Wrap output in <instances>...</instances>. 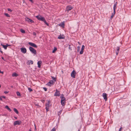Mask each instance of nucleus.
<instances>
[{
    "label": "nucleus",
    "instance_id": "nucleus-22",
    "mask_svg": "<svg viewBox=\"0 0 131 131\" xmlns=\"http://www.w3.org/2000/svg\"><path fill=\"white\" fill-rule=\"evenodd\" d=\"M14 111L16 114H18V110L16 108H14Z\"/></svg>",
    "mask_w": 131,
    "mask_h": 131
},
{
    "label": "nucleus",
    "instance_id": "nucleus-58",
    "mask_svg": "<svg viewBox=\"0 0 131 131\" xmlns=\"http://www.w3.org/2000/svg\"><path fill=\"white\" fill-rule=\"evenodd\" d=\"M35 129L36 130V127L35 126Z\"/></svg>",
    "mask_w": 131,
    "mask_h": 131
},
{
    "label": "nucleus",
    "instance_id": "nucleus-40",
    "mask_svg": "<svg viewBox=\"0 0 131 131\" xmlns=\"http://www.w3.org/2000/svg\"><path fill=\"white\" fill-rule=\"evenodd\" d=\"M114 9V12L112 13L115 15V10L116 9Z\"/></svg>",
    "mask_w": 131,
    "mask_h": 131
},
{
    "label": "nucleus",
    "instance_id": "nucleus-32",
    "mask_svg": "<svg viewBox=\"0 0 131 131\" xmlns=\"http://www.w3.org/2000/svg\"><path fill=\"white\" fill-rule=\"evenodd\" d=\"M16 94L17 96H20V93L19 92H17L16 93Z\"/></svg>",
    "mask_w": 131,
    "mask_h": 131
},
{
    "label": "nucleus",
    "instance_id": "nucleus-37",
    "mask_svg": "<svg viewBox=\"0 0 131 131\" xmlns=\"http://www.w3.org/2000/svg\"><path fill=\"white\" fill-rule=\"evenodd\" d=\"M83 50H81L80 52V54H82L83 53Z\"/></svg>",
    "mask_w": 131,
    "mask_h": 131
},
{
    "label": "nucleus",
    "instance_id": "nucleus-26",
    "mask_svg": "<svg viewBox=\"0 0 131 131\" xmlns=\"http://www.w3.org/2000/svg\"><path fill=\"white\" fill-rule=\"evenodd\" d=\"M65 102H64V101H62V102H61V104L63 106H64L65 105Z\"/></svg>",
    "mask_w": 131,
    "mask_h": 131
},
{
    "label": "nucleus",
    "instance_id": "nucleus-5",
    "mask_svg": "<svg viewBox=\"0 0 131 131\" xmlns=\"http://www.w3.org/2000/svg\"><path fill=\"white\" fill-rule=\"evenodd\" d=\"M21 51L23 53H25L27 52V50L25 48H20Z\"/></svg>",
    "mask_w": 131,
    "mask_h": 131
},
{
    "label": "nucleus",
    "instance_id": "nucleus-57",
    "mask_svg": "<svg viewBox=\"0 0 131 131\" xmlns=\"http://www.w3.org/2000/svg\"><path fill=\"white\" fill-rule=\"evenodd\" d=\"M78 43L79 44H80V42H78Z\"/></svg>",
    "mask_w": 131,
    "mask_h": 131
},
{
    "label": "nucleus",
    "instance_id": "nucleus-33",
    "mask_svg": "<svg viewBox=\"0 0 131 131\" xmlns=\"http://www.w3.org/2000/svg\"><path fill=\"white\" fill-rule=\"evenodd\" d=\"M117 5H115V4H114L113 6V9H116V6Z\"/></svg>",
    "mask_w": 131,
    "mask_h": 131
},
{
    "label": "nucleus",
    "instance_id": "nucleus-52",
    "mask_svg": "<svg viewBox=\"0 0 131 131\" xmlns=\"http://www.w3.org/2000/svg\"><path fill=\"white\" fill-rule=\"evenodd\" d=\"M0 73H3V72H2L1 71V70H0Z\"/></svg>",
    "mask_w": 131,
    "mask_h": 131
},
{
    "label": "nucleus",
    "instance_id": "nucleus-44",
    "mask_svg": "<svg viewBox=\"0 0 131 131\" xmlns=\"http://www.w3.org/2000/svg\"><path fill=\"white\" fill-rule=\"evenodd\" d=\"M8 11H10V12H11L12 11V10H11V9H10L8 8Z\"/></svg>",
    "mask_w": 131,
    "mask_h": 131
},
{
    "label": "nucleus",
    "instance_id": "nucleus-1",
    "mask_svg": "<svg viewBox=\"0 0 131 131\" xmlns=\"http://www.w3.org/2000/svg\"><path fill=\"white\" fill-rule=\"evenodd\" d=\"M36 17L39 20H41L44 22V23L47 25V26H48V24L46 21L44 17H42L40 15L36 16Z\"/></svg>",
    "mask_w": 131,
    "mask_h": 131
},
{
    "label": "nucleus",
    "instance_id": "nucleus-2",
    "mask_svg": "<svg viewBox=\"0 0 131 131\" xmlns=\"http://www.w3.org/2000/svg\"><path fill=\"white\" fill-rule=\"evenodd\" d=\"M29 48L30 51L32 53H34L35 54H36V50H35L33 47H29Z\"/></svg>",
    "mask_w": 131,
    "mask_h": 131
},
{
    "label": "nucleus",
    "instance_id": "nucleus-10",
    "mask_svg": "<svg viewBox=\"0 0 131 131\" xmlns=\"http://www.w3.org/2000/svg\"><path fill=\"white\" fill-rule=\"evenodd\" d=\"M56 92L54 94V96H59L60 95V94L59 91H58L57 89L56 90Z\"/></svg>",
    "mask_w": 131,
    "mask_h": 131
},
{
    "label": "nucleus",
    "instance_id": "nucleus-14",
    "mask_svg": "<svg viewBox=\"0 0 131 131\" xmlns=\"http://www.w3.org/2000/svg\"><path fill=\"white\" fill-rule=\"evenodd\" d=\"M65 37L63 36V35H62V36L61 35H60L58 37V38L59 39H64Z\"/></svg>",
    "mask_w": 131,
    "mask_h": 131
},
{
    "label": "nucleus",
    "instance_id": "nucleus-13",
    "mask_svg": "<svg viewBox=\"0 0 131 131\" xmlns=\"http://www.w3.org/2000/svg\"><path fill=\"white\" fill-rule=\"evenodd\" d=\"M50 101H48L47 103H46L45 105L46 107H49L50 106Z\"/></svg>",
    "mask_w": 131,
    "mask_h": 131
},
{
    "label": "nucleus",
    "instance_id": "nucleus-43",
    "mask_svg": "<svg viewBox=\"0 0 131 131\" xmlns=\"http://www.w3.org/2000/svg\"><path fill=\"white\" fill-rule=\"evenodd\" d=\"M33 35H35L36 36V33L35 32H34L33 33Z\"/></svg>",
    "mask_w": 131,
    "mask_h": 131
},
{
    "label": "nucleus",
    "instance_id": "nucleus-36",
    "mask_svg": "<svg viewBox=\"0 0 131 131\" xmlns=\"http://www.w3.org/2000/svg\"><path fill=\"white\" fill-rule=\"evenodd\" d=\"M28 89L30 92L32 91V89L30 88H28Z\"/></svg>",
    "mask_w": 131,
    "mask_h": 131
},
{
    "label": "nucleus",
    "instance_id": "nucleus-25",
    "mask_svg": "<svg viewBox=\"0 0 131 131\" xmlns=\"http://www.w3.org/2000/svg\"><path fill=\"white\" fill-rule=\"evenodd\" d=\"M61 98V102H62V101H64L66 99L65 98V97H62Z\"/></svg>",
    "mask_w": 131,
    "mask_h": 131
},
{
    "label": "nucleus",
    "instance_id": "nucleus-19",
    "mask_svg": "<svg viewBox=\"0 0 131 131\" xmlns=\"http://www.w3.org/2000/svg\"><path fill=\"white\" fill-rule=\"evenodd\" d=\"M18 75L15 73H14L12 74V76L13 77H16Z\"/></svg>",
    "mask_w": 131,
    "mask_h": 131
},
{
    "label": "nucleus",
    "instance_id": "nucleus-48",
    "mask_svg": "<svg viewBox=\"0 0 131 131\" xmlns=\"http://www.w3.org/2000/svg\"><path fill=\"white\" fill-rule=\"evenodd\" d=\"M62 97H64V95L63 94H62L61 96H60V97L61 98Z\"/></svg>",
    "mask_w": 131,
    "mask_h": 131
},
{
    "label": "nucleus",
    "instance_id": "nucleus-6",
    "mask_svg": "<svg viewBox=\"0 0 131 131\" xmlns=\"http://www.w3.org/2000/svg\"><path fill=\"white\" fill-rule=\"evenodd\" d=\"M76 72L74 70H73L71 73V76L73 78H75L76 75Z\"/></svg>",
    "mask_w": 131,
    "mask_h": 131
},
{
    "label": "nucleus",
    "instance_id": "nucleus-56",
    "mask_svg": "<svg viewBox=\"0 0 131 131\" xmlns=\"http://www.w3.org/2000/svg\"><path fill=\"white\" fill-rule=\"evenodd\" d=\"M29 131H31V129H30L29 130Z\"/></svg>",
    "mask_w": 131,
    "mask_h": 131
},
{
    "label": "nucleus",
    "instance_id": "nucleus-53",
    "mask_svg": "<svg viewBox=\"0 0 131 131\" xmlns=\"http://www.w3.org/2000/svg\"><path fill=\"white\" fill-rule=\"evenodd\" d=\"M14 118H15L16 119H17V117H15V116H14Z\"/></svg>",
    "mask_w": 131,
    "mask_h": 131
},
{
    "label": "nucleus",
    "instance_id": "nucleus-29",
    "mask_svg": "<svg viewBox=\"0 0 131 131\" xmlns=\"http://www.w3.org/2000/svg\"><path fill=\"white\" fill-rule=\"evenodd\" d=\"M51 78L52 79V80H53L54 81H56V80L55 78L54 77H51Z\"/></svg>",
    "mask_w": 131,
    "mask_h": 131
},
{
    "label": "nucleus",
    "instance_id": "nucleus-27",
    "mask_svg": "<svg viewBox=\"0 0 131 131\" xmlns=\"http://www.w3.org/2000/svg\"><path fill=\"white\" fill-rule=\"evenodd\" d=\"M80 47L79 46L77 47V51L78 52H79V51L80 49Z\"/></svg>",
    "mask_w": 131,
    "mask_h": 131
},
{
    "label": "nucleus",
    "instance_id": "nucleus-16",
    "mask_svg": "<svg viewBox=\"0 0 131 131\" xmlns=\"http://www.w3.org/2000/svg\"><path fill=\"white\" fill-rule=\"evenodd\" d=\"M42 63V62L41 61H39L37 62V64L38 65V67L39 68H40L41 67V64Z\"/></svg>",
    "mask_w": 131,
    "mask_h": 131
},
{
    "label": "nucleus",
    "instance_id": "nucleus-47",
    "mask_svg": "<svg viewBox=\"0 0 131 131\" xmlns=\"http://www.w3.org/2000/svg\"><path fill=\"white\" fill-rule=\"evenodd\" d=\"M2 97L3 98H4V99H5L6 98L5 96H2Z\"/></svg>",
    "mask_w": 131,
    "mask_h": 131
},
{
    "label": "nucleus",
    "instance_id": "nucleus-54",
    "mask_svg": "<svg viewBox=\"0 0 131 131\" xmlns=\"http://www.w3.org/2000/svg\"><path fill=\"white\" fill-rule=\"evenodd\" d=\"M36 105L37 106H39L38 104H36Z\"/></svg>",
    "mask_w": 131,
    "mask_h": 131
},
{
    "label": "nucleus",
    "instance_id": "nucleus-49",
    "mask_svg": "<svg viewBox=\"0 0 131 131\" xmlns=\"http://www.w3.org/2000/svg\"><path fill=\"white\" fill-rule=\"evenodd\" d=\"M117 2H116L114 4L116 5H117Z\"/></svg>",
    "mask_w": 131,
    "mask_h": 131
},
{
    "label": "nucleus",
    "instance_id": "nucleus-9",
    "mask_svg": "<svg viewBox=\"0 0 131 131\" xmlns=\"http://www.w3.org/2000/svg\"><path fill=\"white\" fill-rule=\"evenodd\" d=\"M1 45L3 47L4 49H6L7 47L9 46H10V45H8V44H6V45H4L2 43L1 44Z\"/></svg>",
    "mask_w": 131,
    "mask_h": 131
},
{
    "label": "nucleus",
    "instance_id": "nucleus-28",
    "mask_svg": "<svg viewBox=\"0 0 131 131\" xmlns=\"http://www.w3.org/2000/svg\"><path fill=\"white\" fill-rule=\"evenodd\" d=\"M4 14L7 17H10V16H9V15L8 14V13H5Z\"/></svg>",
    "mask_w": 131,
    "mask_h": 131
},
{
    "label": "nucleus",
    "instance_id": "nucleus-60",
    "mask_svg": "<svg viewBox=\"0 0 131 131\" xmlns=\"http://www.w3.org/2000/svg\"><path fill=\"white\" fill-rule=\"evenodd\" d=\"M1 85H0V88H1Z\"/></svg>",
    "mask_w": 131,
    "mask_h": 131
},
{
    "label": "nucleus",
    "instance_id": "nucleus-15",
    "mask_svg": "<svg viewBox=\"0 0 131 131\" xmlns=\"http://www.w3.org/2000/svg\"><path fill=\"white\" fill-rule=\"evenodd\" d=\"M120 49V47H117V49L116 50V54L117 55L118 54V53L119 50Z\"/></svg>",
    "mask_w": 131,
    "mask_h": 131
},
{
    "label": "nucleus",
    "instance_id": "nucleus-51",
    "mask_svg": "<svg viewBox=\"0 0 131 131\" xmlns=\"http://www.w3.org/2000/svg\"><path fill=\"white\" fill-rule=\"evenodd\" d=\"M29 0L30 1V2H32V3L33 2V0Z\"/></svg>",
    "mask_w": 131,
    "mask_h": 131
},
{
    "label": "nucleus",
    "instance_id": "nucleus-42",
    "mask_svg": "<svg viewBox=\"0 0 131 131\" xmlns=\"http://www.w3.org/2000/svg\"><path fill=\"white\" fill-rule=\"evenodd\" d=\"M9 92L8 91H5L4 92V93L6 94H7Z\"/></svg>",
    "mask_w": 131,
    "mask_h": 131
},
{
    "label": "nucleus",
    "instance_id": "nucleus-31",
    "mask_svg": "<svg viewBox=\"0 0 131 131\" xmlns=\"http://www.w3.org/2000/svg\"><path fill=\"white\" fill-rule=\"evenodd\" d=\"M85 48V47L84 45H83L82 46L81 50H83Z\"/></svg>",
    "mask_w": 131,
    "mask_h": 131
},
{
    "label": "nucleus",
    "instance_id": "nucleus-46",
    "mask_svg": "<svg viewBox=\"0 0 131 131\" xmlns=\"http://www.w3.org/2000/svg\"><path fill=\"white\" fill-rule=\"evenodd\" d=\"M0 100H1V101H3V100L2 99V96H0Z\"/></svg>",
    "mask_w": 131,
    "mask_h": 131
},
{
    "label": "nucleus",
    "instance_id": "nucleus-18",
    "mask_svg": "<svg viewBox=\"0 0 131 131\" xmlns=\"http://www.w3.org/2000/svg\"><path fill=\"white\" fill-rule=\"evenodd\" d=\"M64 21L59 24V26H61L63 27H64Z\"/></svg>",
    "mask_w": 131,
    "mask_h": 131
},
{
    "label": "nucleus",
    "instance_id": "nucleus-45",
    "mask_svg": "<svg viewBox=\"0 0 131 131\" xmlns=\"http://www.w3.org/2000/svg\"><path fill=\"white\" fill-rule=\"evenodd\" d=\"M0 52L2 53H3V52L1 50V48H0Z\"/></svg>",
    "mask_w": 131,
    "mask_h": 131
},
{
    "label": "nucleus",
    "instance_id": "nucleus-55",
    "mask_svg": "<svg viewBox=\"0 0 131 131\" xmlns=\"http://www.w3.org/2000/svg\"><path fill=\"white\" fill-rule=\"evenodd\" d=\"M2 59H3V60H4V58H3V57H2Z\"/></svg>",
    "mask_w": 131,
    "mask_h": 131
},
{
    "label": "nucleus",
    "instance_id": "nucleus-38",
    "mask_svg": "<svg viewBox=\"0 0 131 131\" xmlns=\"http://www.w3.org/2000/svg\"><path fill=\"white\" fill-rule=\"evenodd\" d=\"M114 15H115L114 14H113L112 13V15L111 16V19H112V18L114 16Z\"/></svg>",
    "mask_w": 131,
    "mask_h": 131
},
{
    "label": "nucleus",
    "instance_id": "nucleus-11",
    "mask_svg": "<svg viewBox=\"0 0 131 131\" xmlns=\"http://www.w3.org/2000/svg\"><path fill=\"white\" fill-rule=\"evenodd\" d=\"M55 81H53V80H51L47 84H48V85L50 86L51 85L53 84V83Z\"/></svg>",
    "mask_w": 131,
    "mask_h": 131
},
{
    "label": "nucleus",
    "instance_id": "nucleus-21",
    "mask_svg": "<svg viewBox=\"0 0 131 131\" xmlns=\"http://www.w3.org/2000/svg\"><path fill=\"white\" fill-rule=\"evenodd\" d=\"M5 108L7 109L10 112L11 111V110L9 108L8 106H6L5 107Z\"/></svg>",
    "mask_w": 131,
    "mask_h": 131
},
{
    "label": "nucleus",
    "instance_id": "nucleus-7",
    "mask_svg": "<svg viewBox=\"0 0 131 131\" xmlns=\"http://www.w3.org/2000/svg\"><path fill=\"white\" fill-rule=\"evenodd\" d=\"M102 95L104 99L106 101L107 99V94L106 93H104Z\"/></svg>",
    "mask_w": 131,
    "mask_h": 131
},
{
    "label": "nucleus",
    "instance_id": "nucleus-30",
    "mask_svg": "<svg viewBox=\"0 0 131 131\" xmlns=\"http://www.w3.org/2000/svg\"><path fill=\"white\" fill-rule=\"evenodd\" d=\"M62 112V110H61L58 112V116H59L60 115Z\"/></svg>",
    "mask_w": 131,
    "mask_h": 131
},
{
    "label": "nucleus",
    "instance_id": "nucleus-34",
    "mask_svg": "<svg viewBox=\"0 0 131 131\" xmlns=\"http://www.w3.org/2000/svg\"><path fill=\"white\" fill-rule=\"evenodd\" d=\"M49 107H46V109L47 112L49 110Z\"/></svg>",
    "mask_w": 131,
    "mask_h": 131
},
{
    "label": "nucleus",
    "instance_id": "nucleus-4",
    "mask_svg": "<svg viewBox=\"0 0 131 131\" xmlns=\"http://www.w3.org/2000/svg\"><path fill=\"white\" fill-rule=\"evenodd\" d=\"M26 21H27L28 23L30 22L31 23H34V21L32 19H29L28 17L26 18H25Z\"/></svg>",
    "mask_w": 131,
    "mask_h": 131
},
{
    "label": "nucleus",
    "instance_id": "nucleus-20",
    "mask_svg": "<svg viewBox=\"0 0 131 131\" xmlns=\"http://www.w3.org/2000/svg\"><path fill=\"white\" fill-rule=\"evenodd\" d=\"M33 62L32 61V60H29L28 61V65H30V63H31V64H33Z\"/></svg>",
    "mask_w": 131,
    "mask_h": 131
},
{
    "label": "nucleus",
    "instance_id": "nucleus-39",
    "mask_svg": "<svg viewBox=\"0 0 131 131\" xmlns=\"http://www.w3.org/2000/svg\"><path fill=\"white\" fill-rule=\"evenodd\" d=\"M114 9V12L112 13L115 15V10L116 9Z\"/></svg>",
    "mask_w": 131,
    "mask_h": 131
},
{
    "label": "nucleus",
    "instance_id": "nucleus-24",
    "mask_svg": "<svg viewBox=\"0 0 131 131\" xmlns=\"http://www.w3.org/2000/svg\"><path fill=\"white\" fill-rule=\"evenodd\" d=\"M57 50V48L56 47H55L54 48V49L52 51V53H54Z\"/></svg>",
    "mask_w": 131,
    "mask_h": 131
},
{
    "label": "nucleus",
    "instance_id": "nucleus-12",
    "mask_svg": "<svg viewBox=\"0 0 131 131\" xmlns=\"http://www.w3.org/2000/svg\"><path fill=\"white\" fill-rule=\"evenodd\" d=\"M72 8V7L70 5L68 6L66 8L68 12L71 10Z\"/></svg>",
    "mask_w": 131,
    "mask_h": 131
},
{
    "label": "nucleus",
    "instance_id": "nucleus-3",
    "mask_svg": "<svg viewBox=\"0 0 131 131\" xmlns=\"http://www.w3.org/2000/svg\"><path fill=\"white\" fill-rule=\"evenodd\" d=\"M21 123V122L20 121H17L14 122V125L15 126L16 125H20Z\"/></svg>",
    "mask_w": 131,
    "mask_h": 131
},
{
    "label": "nucleus",
    "instance_id": "nucleus-23",
    "mask_svg": "<svg viewBox=\"0 0 131 131\" xmlns=\"http://www.w3.org/2000/svg\"><path fill=\"white\" fill-rule=\"evenodd\" d=\"M20 31L23 34H24L25 33V31L22 29H20Z\"/></svg>",
    "mask_w": 131,
    "mask_h": 131
},
{
    "label": "nucleus",
    "instance_id": "nucleus-59",
    "mask_svg": "<svg viewBox=\"0 0 131 131\" xmlns=\"http://www.w3.org/2000/svg\"><path fill=\"white\" fill-rule=\"evenodd\" d=\"M78 131H80V130L79 129Z\"/></svg>",
    "mask_w": 131,
    "mask_h": 131
},
{
    "label": "nucleus",
    "instance_id": "nucleus-8",
    "mask_svg": "<svg viewBox=\"0 0 131 131\" xmlns=\"http://www.w3.org/2000/svg\"><path fill=\"white\" fill-rule=\"evenodd\" d=\"M28 44L31 46L35 48H37V46L34 43L31 42H29Z\"/></svg>",
    "mask_w": 131,
    "mask_h": 131
},
{
    "label": "nucleus",
    "instance_id": "nucleus-41",
    "mask_svg": "<svg viewBox=\"0 0 131 131\" xmlns=\"http://www.w3.org/2000/svg\"><path fill=\"white\" fill-rule=\"evenodd\" d=\"M43 89L45 91H47V89L46 88L44 87L43 88Z\"/></svg>",
    "mask_w": 131,
    "mask_h": 131
},
{
    "label": "nucleus",
    "instance_id": "nucleus-35",
    "mask_svg": "<svg viewBox=\"0 0 131 131\" xmlns=\"http://www.w3.org/2000/svg\"><path fill=\"white\" fill-rule=\"evenodd\" d=\"M56 130V128L55 127H53L50 131H55Z\"/></svg>",
    "mask_w": 131,
    "mask_h": 131
},
{
    "label": "nucleus",
    "instance_id": "nucleus-17",
    "mask_svg": "<svg viewBox=\"0 0 131 131\" xmlns=\"http://www.w3.org/2000/svg\"><path fill=\"white\" fill-rule=\"evenodd\" d=\"M73 47V45L72 44L69 45V49L71 51L72 50V48Z\"/></svg>",
    "mask_w": 131,
    "mask_h": 131
},
{
    "label": "nucleus",
    "instance_id": "nucleus-50",
    "mask_svg": "<svg viewBox=\"0 0 131 131\" xmlns=\"http://www.w3.org/2000/svg\"><path fill=\"white\" fill-rule=\"evenodd\" d=\"M121 127L119 129L118 131H121Z\"/></svg>",
    "mask_w": 131,
    "mask_h": 131
}]
</instances>
